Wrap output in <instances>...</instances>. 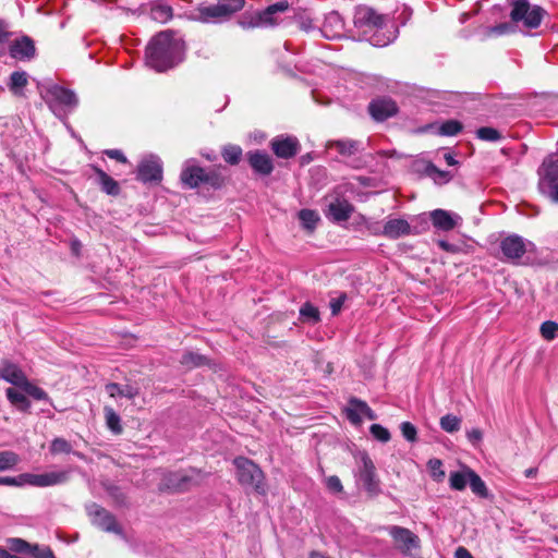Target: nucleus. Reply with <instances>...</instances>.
<instances>
[{
    "label": "nucleus",
    "mask_w": 558,
    "mask_h": 558,
    "mask_svg": "<svg viewBox=\"0 0 558 558\" xmlns=\"http://www.w3.org/2000/svg\"><path fill=\"white\" fill-rule=\"evenodd\" d=\"M11 549L15 553H29L32 544L22 538L10 539Z\"/></svg>",
    "instance_id": "54"
},
{
    "label": "nucleus",
    "mask_w": 558,
    "mask_h": 558,
    "mask_svg": "<svg viewBox=\"0 0 558 558\" xmlns=\"http://www.w3.org/2000/svg\"><path fill=\"white\" fill-rule=\"evenodd\" d=\"M361 462L362 466L359 469V476L368 496L375 497L380 493V481L376 473V466L366 452L361 453Z\"/></svg>",
    "instance_id": "10"
},
{
    "label": "nucleus",
    "mask_w": 558,
    "mask_h": 558,
    "mask_svg": "<svg viewBox=\"0 0 558 558\" xmlns=\"http://www.w3.org/2000/svg\"><path fill=\"white\" fill-rule=\"evenodd\" d=\"M12 33L9 29V24L3 20H0V46L9 43Z\"/></svg>",
    "instance_id": "59"
},
{
    "label": "nucleus",
    "mask_w": 558,
    "mask_h": 558,
    "mask_svg": "<svg viewBox=\"0 0 558 558\" xmlns=\"http://www.w3.org/2000/svg\"><path fill=\"white\" fill-rule=\"evenodd\" d=\"M400 430L405 440L410 442L417 440V429L411 422H402Z\"/></svg>",
    "instance_id": "51"
},
{
    "label": "nucleus",
    "mask_w": 558,
    "mask_h": 558,
    "mask_svg": "<svg viewBox=\"0 0 558 558\" xmlns=\"http://www.w3.org/2000/svg\"><path fill=\"white\" fill-rule=\"evenodd\" d=\"M440 427L447 433H456L461 427V418L453 414H446L440 418Z\"/></svg>",
    "instance_id": "42"
},
{
    "label": "nucleus",
    "mask_w": 558,
    "mask_h": 558,
    "mask_svg": "<svg viewBox=\"0 0 558 558\" xmlns=\"http://www.w3.org/2000/svg\"><path fill=\"white\" fill-rule=\"evenodd\" d=\"M184 50V41L177 32L166 29L151 38L146 48V63L156 71H166L174 66Z\"/></svg>",
    "instance_id": "1"
},
{
    "label": "nucleus",
    "mask_w": 558,
    "mask_h": 558,
    "mask_svg": "<svg viewBox=\"0 0 558 558\" xmlns=\"http://www.w3.org/2000/svg\"><path fill=\"white\" fill-rule=\"evenodd\" d=\"M466 435L469 440L473 444L481 441L483 438V434L478 428L471 429Z\"/></svg>",
    "instance_id": "62"
},
{
    "label": "nucleus",
    "mask_w": 558,
    "mask_h": 558,
    "mask_svg": "<svg viewBox=\"0 0 558 558\" xmlns=\"http://www.w3.org/2000/svg\"><path fill=\"white\" fill-rule=\"evenodd\" d=\"M270 148L278 158L290 159L300 151V143L293 136H277L271 140Z\"/></svg>",
    "instance_id": "14"
},
{
    "label": "nucleus",
    "mask_w": 558,
    "mask_h": 558,
    "mask_svg": "<svg viewBox=\"0 0 558 558\" xmlns=\"http://www.w3.org/2000/svg\"><path fill=\"white\" fill-rule=\"evenodd\" d=\"M105 155H107L109 158L114 159L119 162H122V163L128 162L126 157L119 149H107V150H105Z\"/></svg>",
    "instance_id": "60"
},
{
    "label": "nucleus",
    "mask_w": 558,
    "mask_h": 558,
    "mask_svg": "<svg viewBox=\"0 0 558 558\" xmlns=\"http://www.w3.org/2000/svg\"><path fill=\"white\" fill-rule=\"evenodd\" d=\"M539 187L542 191L558 183V159L554 157H547L539 170Z\"/></svg>",
    "instance_id": "18"
},
{
    "label": "nucleus",
    "mask_w": 558,
    "mask_h": 558,
    "mask_svg": "<svg viewBox=\"0 0 558 558\" xmlns=\"http://www.w3.org/2000/svg\"><path fill=\"white\" fill-rule=\"evenodd\" d=\"M411 232L409 222L404 219H390L388 220L383 229V234L389 239H398L403 235H408Z\"/></svg>",
    "instance_id": "23"
},
{
    "label": "nucleus",
    "mask_w": 558,
    "mask_h": 558,
    "mask_svg": "<svg viewBox=\"0 0 558 558\" xmlns=\"http://www.w3.org/2000/svg\"><path fill=\"white\" fill-rule=\"evenodd\" d=\"M247 161L252 169L260 175H269L274 170L271 157L262 150H252L247 153Z\"/></svg>",
    "instance_id": "20"
},
{
    "label": "nucleus",
    "mask_w": 558,
    "mask_h": 558,
    "mask_svg": "<svg viewBox=\"0 0 558 558\" xmlns=\"http://www.w3.org/2000/svg\"><path fill=\"white\" fill-rule=\"evenodd\" d=\"M106 391L111 398L124 397L128 399H134L140 393L138 388L131 385H120L118 383L107 384Z\"/></svg>",
    "instance_id": "25"
},
{
    "label": "nucleus",
    "mask_w": 558,
    "mask_h": 558,
    "mask_svg": "<svg viewBox=\"0 0 558 558\" xmlns=\"http://www.w3.org/2000/svg\"><path fill=\"white\" fill-rule=\"evenodd\" d=\"M5 396L10 403L15 407L17 410L22 412H28L31 408V402L27 399V397L23 393L17 391L14 388H8L5 390Z\"/></svg>",
    "instance_id": "30"
},
{
    "label": "nucleus",
    "mask_w": 558,
    "mask_h": 558,
    "mask_svg": "<svg viewBox=\"0 0 558 558\" xmlns=\"http://www.w3.org/2000/svg\"><path fill=\"white\" fill-rule=\"evenodd\" d=\"M0 378L17 387H22L27 379L20 366L8 360L0 361Z\"/></svg>",
    "instance_id": "22"
},
{
    "label": "nucleus",
    "mask_w": 558,
    "mask_h": 558,
    "mask_svg": "<svg viewBox=\"0 0 558 558\" xmlns=\"http://www.w3.org/2000/svg\"><path fill=\"white\" fill-rule=\"evenodd\" d=\"M244 5L245 0H218L216 4L197 7L194 19L202 23L222 22L241 11Z\"/></svg>",
    "instance_id": "4"
},
{
    "label": "nucleus",
    "mask_w": 558,
    "mask_h": 558,
    "mask_svg": "<svg viewBox=\"0 0 558 558\" xmlns=\"http://www.w3.org/2000/svg\"><path fill=\"white\" fill-rule=\"evenodd\" d=\"M500 250L507 260L518 264V260L526 253V245L523 238L511 234L501 240Z\"/></svg>",
    "instance_id": "12"
},
{
    "label": "nucleus",
    "mask_w": 558,
    "mask_h": 558,
    "mask_svg": "<svg viewBox=\"0 0 558 558\" xmlns=\"http://www.w3.org/2000/svg\"><path fill=\"white\" fill-rule=\"evenodd\" d=\"M24 392L36 400H48V393L40 387L33 385L26 379V383L22 385Z\"/></svg>",
    "instance_id": "45"
},
{
    "label": "nucleus",
    "mask_w": 558,
    "mask_h": 558,
    "mask_svg": "<svg viewBox=\"0 0 558 558\" xmlns=\"http://www.w3.org/2000/svg\"><path fill=\"white\" fill-rule=\"evenodd\" d=\"M180 363L186 369H193L196 367L208 365L209 360L207 359V356L203 354L193 351H187L182 355Z\"/></svg>",
    "instance_id": "32"
},
{
    "label": "nucleus",
    "mask_w": 558,
    "mask_h": 558,
    "mask_svg": "<svg viewBox=\"0 0 558 558\" xmlns=\"http://www.w3.org/2000/svg\"><path fill=\"white\" fill-rule=\"evenodd\" d=\"M352 211H328L329 220L341 223L350 218Z\"/></svg>",
    "instance_id": "58"
},
{
    "label": "nucleus",
    "mask_w": 558,
    "mask_h": 558,
    "mask_svg": "<svg viewBox=\"0 0 558 558\" xmlns=\"http://www.w3.org/2000/svg\"><path fill=\"white\" fill-rule=\"evenodd\" d=\"M461 220L460 216L452 217L449 211H430V221L433 226L441 231H450L456 228Z\"/></svg>",
    "instance_id": "24"
},
{
    "label": "nucleus",
    "mask_w": 558,
    "mask_h": 558,
    "mask_svg": "<svg viewBox=\"0 0 558 558\" xmlns=\"http://www.w3.org/2000/svg\"><path fill=\"white\" fill-rule=\"evenodd\" d=\"M98 177V183L104 192L109 195H118L120 192L119 183L113 180L106 171L98 167H93Z\"/></svg>",
    "instance_id": "26"
},
{
    "label": "nucleus",
    "mask_w": 558,
    "mask_h": 558,
    "mask_svg": "<svg viewBox=\"0 0 558 558\" xmlns=\"http://www.w3.org/2000/svg\"><path fill=\"white\" fill-rule=\"evenodd\" d=\"M10 56L13 59L25 61L32 60L36 54L34 40L27 36L15 39L9 47Z\"/></svg>",
    "instance_id": "17"
},
{
    "label": "nucleus",
    "mask_w": 558,
    "mask_h": 558,
    "mask_svg": "<svg viewBox=\"0 0 558 558\" xmlns=\"http://www.w3.org/2000/svg\"><path fill=\"white\" fill-rule=\"evenodd\" d=\"M150 16L159 23H167L173 16L172 8L165 2H155L150 8Z\"/></svg>",
    "instance_id": "29"
},
{
    "label": "nucleus",
    "mask_w": 558,
    "mask_h": 558,
    "mask_svg": "<svg viewBox=\"0 0 558 558\" xmlns=\"http://www.w3.org/2000/svg\"><path fill=\"white\" fill-rule=\"evenodd\" d=\"M424 172L426 173V175L432 178L435 181V183H437V184H445L452 179V175L450 172L439 170L432 162H427L425 165Z\"/></svg>",
    "instance_id": "37"
},
{
    "label": "nucleus",
    "mask_w": 558,
    "mask_h": 558,
    "mask_svg": "<svg viewBox=\"0 0 558 558\" xmlns=\"http://www.w3.org/2000/svg\"><path fill=\"white\" fill-rule=\"evenodd\" d=\"M180 180L183 186L189 189L218 190L225 184V177L218 169H205L196 165L194 160L184 162Z\"/></svg>",
    "instance_id": "2"
},
{
    "label": "nucleus",
    "mask_w": 558,
    "mask_h": 558,
    "mask_svg": "<svg viewBox=\"0 0 558 558\" xmlns=\"http://www.w3.org/2000/svg\"><path fill=\"white\" fill-rule=\"evenodd\" d=\"M137 180L143 183H159L162 179V166L156 158L143 159L137 167Z\"/></svg>",
    "instance_id": "13"
},
{
    "label": "nucleus",
    "mask_w": 558,
    "mask_h": 558,
    "mask_svg": "<svg viewBox=\"0 0 558 558\" xmlns=\"http://www.w3.org/2000/svg\"><path fill=\"white\" fill-rule=\"evenodd\" d=\"M192 474L183 470L168 471L162 474L158 490L160 493L181 494L189 492L192 487L199 486L203 472L192 469Z\"/></svg>",
    "instance_id": "3"
},
{
    "label": "nucleus",
    "mask_w": 558,
    "mask_h": 558,
    "mask_svg": "<svg viewBox=\"0 0 558 558\" xmlns=\"http://www.w3.org/2000/svg\"><path fill=\"white\" fill-rule=\"evenodd\" d=\"M518 29L517 23L504 22L499 23L495 26H490L486 29V36L488 37H497L502 35L514 34Z\"/></svg>",
    "instance_id": "39"
},
{
    "label": "nucleus",
    "mask_w": 558,
    "mask_h": 558,
    "mask_svg": "<svg viewBox=\"0 0 558 558\" xmlns=\"http://www.w3.org/2000/svg\"><path fill=\"white\" fill-rule=\"evenodd\" d=\"M345 300H347V294L342 293L338 298H335L330 301L329 305H330V311H331L332 316H337L341 312V308H342Z\"/></svg>",
    "instance_id": "56"
},
{
    "label": "nucleus",
    "mask_w": 558,
    "mask_h": 558,
    "mask_svg": "<svg viewBox=\"0 0 558 558\" xmlns=\"http://www.w3.org/2000/svg\"><path fill=\"white\" fill-rule=\"evenodd\" d=\"M294 218L307 234H312L315 231L319 221L317 211H296Z\"/></svg>",
    "instance_id": "27"
},
{
    "label": "nucleus",
    "mask_w": 558,
    "mask_h": 558,
    "mask_svg": "<svg viewBox=\"0 0 558 558\" xmlns=\"http://www.w3.org/2000/svg\"><path fill=\"white\" fill-rule=\"evenodd\" d=\"M437 245L445 252L456 254L459 252V247L454 244H451L445 240H438Z\"/></svg>",
    "instance_id": "61"
},
{
    "label": "nucleus",
    "mask_w": 558,
    "mask_h": 558,
    "mask_svg": "<svg viewBox=\"0 0 558 558\" xmlns=\"http://www.w3.org/2000/svg\"><path fill=\"white\" fill-rule=\"evenodd\" d=\"M539 331L544 339L553 340L558 331V323L546 320L541 325Z\"/></svg>",
    "instance_id": "50"
},
{
    "label": "nucleus",
    "mask_w": 558,
    "mask_h": 558,
    "mask_svg": "<svg viewBox=\"0 0 558 558\" xmlns=\"http://www.w3.org/2000/svg\"><path fill=\"white\" fill-rule=\"evenodd\" d=\"M50 452L52 454H59V453L69 454L72 452V446L66 439L58 437L51 441Z\"/></svg>",
    "instance_id": "47"
},
{
    "label": "nucleus",
    "mask_w": 558,
    "mask_h": 558,
    "mask_svg": "<svg viewBox=\"0 0 558 558\" xmlns=\"http://www.w3.org/2000/svg\"><path fill=\"white\" fill-rule=\"evenodd\" d=\"M296 22L299 24V27L304 32H310L315 28L312 17L306 13L299 14L296 16Z\"/></svg>",
    "instance_id": "55"
},
{
    "label": "nucleus",
    "mask_w": 558,
    "mask_h": 558,
    "mask_svg": "<svg viewBox=\"0 0 558 558\" xmlns=\"http://www.w3.org/2000/svg\"><path fill=\"white\" fill-rule=\"evenodd\" d=\"M368 112L376 121H385L398 112L397 104L390 98H377L369 102Z\"/></svg>",
    "instance_id": "16"
},
{
    "label": "nucleus",
    "mask_w": 558,
    "mask_h": 558,
    "mask_svg": "<svg viewBox=\"0 0 558 558\" xmlns=\"http://www.w3.org/2000/svg\"><path fill=\"white\" fill-rule=\"evenodd\" d=\"M233 463L236 468V478L241 485L253 487L258 494H265V476L255 462L244 457H238Z\"/></svg>",
    "instance_id": "5"
},
{
    "label": "nucleus",
    "mask_w": 558,
    "mask_h": 558,
    "mask_svg": "<svg viewBox=\"0 0 558 558\" xmlns=\"http://www.w3.org/2000/svg\"><path fill=\"white\" fill-rule=\"evenodd\" d=\"M469 469L464 472H452L449 476V485L454 490H463L469 483Z\"/></svg>",
    "instance_id": "41"
},
{
    "label": "nucleus",
    "mask_w": 558,
    "mask_h": 558,
    "mask_svg": "<svg viewBox=\"0 0 558 558\" xmlns=\"http://www.w3.org/2000/svg\"><path fill=\"white\" fill-rule=\"evenodd\" d=\"M347 418L354 425H360L362 423L361 415H364L366 418L374 421L377 418L376 413L368 407V404L355 397H351L348 402V407L345 408Z\"/></svg>",
    "instance_id": "15"
},
{
    "label": "nucleus",
    "mask_w": 558,
    "mask_h": 558,
    "mask_svg": "<svg viewBox=\"0 0 558 558\" xmlns=\"http://www.w3.org/2000/svg\"><path fill=\"white\" fill-rule=\"evenodd\" d=\"M355 20L360 25L381 28L386 24L387 16L371 7H361L356 10Z\"/></svg>",
    "instance_id": "19"
},
{
    "label": "nucleus",
    "mask_w": 558,
    "mask_h": 558,
    "mask_svg": "<svg viewBox=\"0 0 558 558\" xmlns=\"http://www.w3.org/2000/svg\"><path fill=\"white\" fill-rule=\"evenodd\" d=\"M43 99L54 113L60 110L72 111L78 105L75 93L59 85L46 88Z\"/></svg>",
    "instance_id": "7"
},
{
    "label": "nucleus",
    "mask_w": 558,
    "mask_h": 558,
    "mask_svg": "<svg viewBox=\"0 0 558 558\" xmlns=\"http://www.w3.org/2000/svg\"><path fill=\"white\" fill-rule=\"evenodd\" d=\"M290 3L287 0L276 2L260 11L263 27H275L280 24L279 14L288 11Z\"/></svg>",
    "instance_id": "21"
},
{
    "label": "nucleus",
    "mask_w": 558,
    "mask_h": 558,
    "mask_svg": "<svg viewBox=\"0 0 558 558\" xmlns=\"http://www.w3.org/2000/svg\"><path fill=\"white\" fill-rule=\"evenodd\" d=\"M88 514L92 518L93 524L100 530L123 536L122 526L119 524L116 517L104 507L93 504L88 508Z\"/></svg>",
    "instance_id": "8"
},
{
    "label": "nucleus",
    "mask_w": 558,
    "mask_h": 558,
    "mask_svg": "<svg viewBox=\"0 0 558 558\" xmlns=\"http://www.w3.org/2000/svg\"><path fill=\"white\" fill-rule=\"evenodd\" d=\"M28 84V75L24 71H15L10 75L9 89L15 96H23V88Z\"/></svg>",
    "instance_id": "31"
},
{
    "label": "nucleus",
    "mask_w": 558,
    "mask_h": 558,
    "mask_svg": "<svg viewBox=\"0 0 558 558\" xmlns=\"http://www.w3.org/2000/svg\"><path fill=\"white\" fill-rule=\"evenodd\" d=\"M238 23L244 29L264 28L260 11H256L253 13L246 12V13L242 14Z\"/></svg>",
    "instance_id": "38"
},
{
    "label": "nucleus",
    "mask_w": 558,
    "mask_h": 558,
    "mask_svg": "<svg viewBox=\"0 0 558 558\" xmlns=\"http://www.w3.org/2000/svg\"><path fill=\"white\" fill-rule=\"evenodd\" d=\"M105 420L107 427L114 434L121 435L123 433V426L121 418L111 407L104 408Z\"/></svg>",
    "instance_id": "35"
},
{
    "label": "nucleus",
    "mask_w": 558,
    "mask_h": 558,
    "mask_svg": "<svg viewBox=\"0 0 558 558\" xmlns=\"http://www.w3.org/2000/svg\"><path fill=\"white\" fill-rule=\"evenodd\" d=\"M242 148L238 145H226L221 150V156L223 160L232 166L238 165L242 158Z\"/></svg>",
    "instance_id": "40"
},
{
    "label": "nucleus",
    "mask_w": 558,
    "mask_h": 558,
    "mask_svg": "<svg viewBox=\"0 0 558 558\" xmlns=\"http://www.w3.org/2000/svg\"><path fill=\"white\" fill-rule=\"evenodd\" d=\"M325 483H326V487H327L331 493L339 494V493H342V492H343L342 483H341L340 478H339L337 475H330V476H328V477L326 478Z\"/></svg>",
    "instance_id": "53"
},
{
    "label": "nucleus",
    "mask_w": 558,
    "mask_h": 558,
    "mask_svg": "<svg viewBox=\"0 0 558 558\" xmlns=\"http://www.w3.org/2000/svg\"><path fill=\"white\" fill-rule=\"evenodd\" d=\"M23 476L25 484L36 487L54 486L65 483L69 480V474L65 471L43 474L23 473Z\"/></svg>",
    "instance_id": "11"
},
{
    "label": "nucleus",
    "mask_w": 558,
    "mask_h": 558,
    "mask_svg": "<svg viewBox=\"0 0 558 558\" xmlns=\"http://www.w3.org/2000/svg\"><path fill=\"white\" fill-rule=\"evenodd\" d=\"M543 193L547 194L553 201L558 202V183L547 187Z\"/></svg>",
    "instance_id": "63"
},
{
    "label": "nucleus",
    "mask_w": 558,
    "mask_h": 558,
    "mask_svg": "<svg viewBox=\"0 0 558 558\" xmlns=\"http://www.w3.org/2000/svg\"><path fill=\"white\" fill-rule=\"evenodd\" d=\"M442 461L437 458L429 459L427 462V469L432 478L436 482H442L446 473L442 469Z\"/></svg>",
    "instance_id": "43"
},
{
    "label": "nucleus",
    "mask_w": 558,
    "mask_h": 558,
    "mask_svg": "<svg viewBox=\"0 0 558 558\" xmlns=\"http://www.w3.org/2000/svg\"><path fill=\"white\" fill-rule=\"evenodd\" d=\"M22 478H24L23 473L17 476H0V485L23 486L25 482Z\"/></svg>",
    "instance_id": "57"
},
{
    "label": "nucleus",
    "mask_w": 558,
    "mask_h": 558,
    "mask_svg": "<svg viewBox=\"0 0 558 558\" xmlns=\"http://www.w3.org/2000/svg\"><path fill=\"white\" fill-rule=\"evenodd\" d=\"M469 484H470V488L473 494H475L476 496H478L481 498L488 497V489H487L485 482L472 469H469Z\"/></svg>",
    "instance_id": "34"
},
{
    "label": "nucleus",
    "mask_w": 558,
    "mask_h": 558,
    "mask_svg": "<svg viewBox=\"0 0 558 558\" xmlns=\"http://www.w3.org/2000/svg\"><path fill=\"white\" fill-rule=\"evenodd\" d=\"M29 554L34 558H56L50 547H40L38 545H32Z\"/></svg>",
    "instance_id": "52"
},
{
    "label": "nucleus",
    "mask_w": 558,
    "mask_h": 558,
    "mask_svg": "<svg viewBox=\"0 0 558 558\" xmlns=\"http://www.w3.org/2000/svg\"><path fill=\"white\" fill-rule=\"evenodd\" d=\"M20 462V457L14 451L5 450L0 452V471L14 468Z\"/></svg>",
    "instance_id": "44"
},
{
    "label": "nucleus",
    "mask_w": 558,
    "mask_h": 558,
    "mask_svg": "<svg viewBox=\"0 0 558 558\" xmlns=\"http://www.w3.org/2000/svg\"><path fill=\"white\" fill-rule=\"evenodd\" d=\"M462 123L457 120H448L440 125L439 133L446 136L457 135L462 131Z\"/></svg>",
    "instance_id": "48"
},
{
    "label": "nucleus",
    "mask_w": 558,
    "mask_h": 558,
    "mask_svg": "<svg viewBox=\"0 0 558 558\" xmlns=\"http://www.w3.org/2000/svg\"><path fill=\"white\" fill-rule=\"evenodd\" d=\"M105 490L112 498L113 502L118 507H129V499L126 494L122 490L120 486L114 484H104Z\"/></svg>",
    "instance_id": "36"
},
{
    "label": "nucleus",
    "mask_w": 558,
    "mask_h": 558,
    "mask_svg": "<svg viewBox=\"0 0 558 558\" xmlns=\"http://www.w3.org/2000/svg\"><path fill=\"white\" fill-rule=\"evenodd\" d=\"M300 320L304 324L315 325L320 322V312L317 306L311 302H305L300 307Z\"/></svg>",
    "instance_id": "33"
},
{
    "label": "nucleus",
    "mask_w": 558,
    "mask_h": 558,
    "mask_svg": "<svg viewBox=\"0 0 558 558\" xmlns=\"http://www.w3.org/2000/svg\"><path fill=\"white\" fill-rule=\"evenodd\" d=\"M454 556L456 558H473L469 549L463 546H460L456 549Z\"/></svg>",
    "instance_id": "64"
},
{
    "label": "nucleus",
    "mask_w": 558,
    "mask_h": 558,
    "mask_svg": "<svg viewBox=\"0 0 558 558\" xmlns=\"http://www.w3.org/2000/svg\"><path fill=\"white\" fill-rule=\"evenodd\" d=\"M360 143L353 140H340L328 143L329 149H336L341 156L349 157L359 150Z\"/></svg>",
    "instance_id": "28"
},
{
    "label": "nucleus",
    "mask_w": 558,
    "mask_h": 558,
    "mask_svg": "<svg viewBox=\"0 0 558 558\" xmlns=\"http://www.w3.org/2000/svg\"><path fill=\"white\" fill-rule=\"evenodd\" d=\"M510 19L513 23H522L525 28H537L546 11L539 5H532L529 0H514L511 3Z\"/></svg>",
    "instance_id": "6"
},
{
    "label": "nucleus",
    "mask_w": 558,
    "mask_h": 558,
    "mask_svg": "<svg viewBox=\"0 0 558 558\" xmlns=\"http://www.w3.org/2000/svg\"><path fill=\"white\" fill-rule=\"evenodd\" d=\"M369 433L380 442H388L391 438L390 432L380 424L371 425Z\"/></svg>",
    "instance_id": "49"
},
{
    "label": "nucleus",
    "mask_w": 558,
    "mask_h": 558,
    "mask_svg": "<svg viewBox=\"0 0 558 558\" xmlns=\"http://www.w3.org/2000/svg\"><path fill=\"white\" fill-rule=\"evenodd\" d=\"M392 537L396 548L403 555H412V550L421 548V539L411 530L399 525H392L388 530Z\"/></svg>",
    "instance_id": "9"
},
{
    "label": "nucleus",
    "mask_w": 558,
    "mask_h": 558,
    "mask_svg": "<svg viewBox=\"0 0 558 558\" xmlns=\"http://www.w3.org/2000/svg\"><path fill=\"white\" fill-rule=\"evenodd\" d=\"M476 136L486 142H497L501 138V134L498 130L490 126H483L476 131Z\"/></svg>",
    "instance_id": "46"
}]
</instances>
